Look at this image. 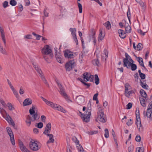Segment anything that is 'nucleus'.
Returning a JSON list of instances; mask_svg holds the SVG:
<instances>
[{
    "label": "nucleus",
    "mask_w": 152,
    "mask_h": 152,
    "mask_svg": "<svg viewBox=\"0 0 152 152\" xmlns=\"http://www.w3.org/2000/svg\"><path fill=\"white\" fill-rule=\"evenodd\" d=\"M31 115L32 117L28 115L26 117L25 122L27 125L28 126H30L31 124V121L37 120L39 118V116H38L37 112Z\"/></svg>",
    "instance_id": "obj_1"
},
{
    "label": "nucleus",
    "mask_w": 152,
    "mask_h": 152,
    "mask_svg": "<svg viewBox=\"0 0 152 152\" xmlns=\"http://www.w3.org/2000/svg\"><path fill=\"white\" fill-rule=\"evenodd\" d=\"M56 82L60 89L59 92L60 94L64 97L68 102H72L71 100L69 99L67 94L65 92L64 89L62 86V84L57 80H56Z\"/></svg>",
    "instance_id": "obj_2"
},
{
    "label": "nucleus",
    "mask_w": 152,
    "mask_h": 152,
    "mask_svg": "<svg viewBox=\"0 0 152 152\" xmlns=\"http://www.w3.org/2000/svg\"><path fill=\"white\" fill-rule=\"evenodd\" d=\"M97 119L100 122L104 123L106 121V116L104 113V111L101 107L98 108Z\"/></svg>",
    "instance_id": "obj_3"
},
{
    "label": "nucleus",
    "mask_w": 152,
    "mask_h": 152,
    "mask_svg": "<svg viewBox=\"0 0 152 152\" xmlns=\"http://www.w3.org/2000/svg\"><path fill=\"white\" fill-rule=\"evenodd\" d=\"M41 52L42 54L44 55H49L50 57L52 58L53 56L52 51L48 45L45 46L42 49Z\"/></svg>",
    "instance_id": "obj_4"
},
{
    "label": "nucleus",
    "mask_w": 152,
    "mask_h": 152,
    "mask_svg": "<svg viewBox=\"0 0 152 152\" xmlns=\"http://www.w3.org/2000/svg\"><path fill=\"white\" fill-rule=\"evenodd\" d=\"M39 142L37 141L31 140L29 142V147L33 151H37L40 148L39 146Z\"/></svg>",
    "instance_id": "obj_5"
},
{
    "label": "nucleus",
    "mask_w": 152,
    "mask_h": 152,
    "mask_svg": "<svg viewBox=\"0 0 152 152\" xmlns=\"http://www.w3.org/2000/svg\"><path fill=\"white\" fill-rule=\"evenodd\" d=\"M75 66V61L74 60H70L67 62L65 65L66 70L68 71H70Z\"/></svg>",
    "instance_id": "obj_6"
},
{
    "label": "nucleus",
    "mask_w": 152,
    "mask_h": 152,
    "mask_svg": "<svg viewBox=\"0 0 152 152\" xmlns=\"http://www.w3.org/2000/svg\"><path fill=\"white\" fill-rule=\"evenodd\" d=\"M36 70L37 72L39 74V77H41L42 81L45 84L47 85L49 87V86L48 82L46 80L45 77L44 76L42 71L40 69L39 66L38 68L37 69H36Z\"/></svg>",
    "instance_id": "obj_7"
},
{
    "label": "nucleus",
    "mask_w": 152,
    "mask_h": 152,
    "mask_svg": "<svg viewBox=\"0 0 152 152\" xmlns=\"http://www.w3.org/2000/svg\"><path fill=\"white\" fill-rule=\"evenodd\" d=\"M54 50L55 54L56 60L58 62L62 63L63 62L62 59V56L58 52L57 48H55Z\"/></svg>",
    "instance_id": "obj_8"
},
{
    "label": "nucleus",
    "mask_w": 152,
    "mask_h": 152,
    "mask_svg": "<svg viewBox=\"0 0 152 152\" xmlns=\"http://www.w3.org/2000/svg\"><path fill=\"white\" fill-rule=\"evenodd\" d=\"M64 56L65 58H72L75 57V54L73 53L68 50H66L64 52Z\"/></svg>",
    "instance_id": "obj_9"
},
{
    "label": "nucleus",
    "mask_w": 152,
    "mask_h": 152,
    "mask_svg": "<svg viewBox=\"0 0 152 152\" xmlns=\"http://www.w3.org/2000/svg\"><path fill=\"white\" fill-rule=\"evenodd\" d=\"M91 115V113L87 112V113H84L83 116H82L81 118L83 121L85 122H88L90 121V117Z\"/></svg>",
    "instance_id": "obj_10"
},
{
    "label": "nucleus",
    "mask_w": 152,
    "mask_h": 152,
    "mask_svg": "<svg viewBox=\"0 0 152 152\" xmlns=\"http://www.w3.org/2000/svg\"><path fill=\"white\" fill-rule=\"evenodd\" d=\"M40 98L46 104L50 106L53 109H54V108H55V106H56V104H55L54 103L51 102L49 101L48 100L43 97L42 96H41Z\"/></svg>",
    "instance_id": "obj_11"
},
{
    "label": "nucleus",
    "mask_w": 152,
    "mask_h": 152,
    "mask_svg": "<svg viewBox=\"0 0 152 152\" xmlns=\"http://www.w3.org/2000/svg\"><path fill=\"white\" fill-rule=\"evenodd\" d=\"M136 124L138 129L140 132L143 131V127L141 123L140 117H136Z\"/></svg>",
    "instance_id": "obj_12"
},
{
    "label": "nucleus",
    "mask_w": 152,
    "mask_h": 152,
    "mask_svg": "<svg viewBox=\"0 0 152 152\" xmlns=\"http://www.w3.org/2000/svg\"><path fill=\"white\" fill-rule=\"evenodd\" d=\"M51 129V124L50 123H49L46 125L43 134L47 135L49 134V133L50 132Z\"/></svg>",
    "instance_id": "obj_13"
},
{
    "label": "nucleus",
    "mask_w": 152,
    "mask_h": 152,
    "mask_svg": "<svg viewBox=\"0 0 152 152\" xmlns=\"http://www.w3.org/2000/svg\"><path fill=\"white\" fill-rule=\"evenodd\" d=\"M76 101L79 104L83 103L85 101L84 97L82 95H79L76 97Z\"/></svg>",
    "instance_id": "obj_14"
},
{
    "label": "nucleus",
    "mask_w": 152,
    "mask_h": 152,
    "mask_svg": "<svg viewBox=\"0 0 152 152\" xmlns=\"http://www.w3.org/2000/svg\"><path fill=\"white\" fill-rule=\"evenodd\" d=\"M0 31L1 34V39L4 43V46H6V42L4 32L3 28L1 26H0Z\"/></svg>",
    "instance_id": "obj_15"
},
{
    "label": "nucleus",
    "mask_w": 152,
    "mask_h": 152,
    "mask_svg": "<svg viewBox=\"0 0 152 152\" xmlns=\"http://www.w3.org/2000/svg\"><path fill=\"white\" fill-rule=\"evenodd\" d=\"M123 66L124 67H126L127 69H130V65L132 63L128 60L126 58H123Z\"/></svg>",
    "instance_id": "obj_16"
},
{
    "label": "nucleus",
    "mask_w": 152,
    "mask_h": 152,
    "mask_svg": "<svg viewBox=\"0 0 152 152\" xmlns=\"http://www.w3.org/2000/svg\"><path fill=\"white\" fill-rule=\"evenodd\" d=\"M4 118L9 124H11L13 126L15 127V124L11 117L8 114H6V117Z\"/></svg>",
    "instance_id": "obj_17"
},
{
    "label": "nucleus",
    "mask_w": 152,
    "mask_h": 152,
    "mask_svg": "<svg viewBox=\"0 0 152 152\" xmlns=\"http://www.w3.org/2000/svg\"><path fill=\"white\" fill-rule=\"evenodd\" d=\"M108 52L107 50L105 49L104 51V53L102 55V61H104L106 60L107 57Z\"/></svg>",
    "instance_id": "obj_18"
},
{
    "label": "nucleus",
    "mask_w": 152,
    "mask_h": 152,
    "mask_svg": "<svg viewBox=\"0 0 152 152\" xmlns=\"http://www.w3.org/2000/svg\"><path fill=\"white\" fill-rule=\"evenodd\" d=\"M32 103V101L30 99L27 98L25 99L23 102V105L26 106L31 104Z\"/></svg>",
    "instance_id": "obj_19"
},
{
    "label": "nucleus",
    "mask_w": 152,
    "mask_h": 152,
    "mask_svg": "<svg viewBox=\"0 0 152 152\" xmlns=\"http://www.w3.org/2000/svg\"><path fill=\"white\" fill-rule=\"evenodd\" d=\"M20 148L23 152H30L23 145L22 142L20 144Z\"/></svg>",
    "instance_id": "obj_20"
},
{
    "label": "nucleus",
    "mask_w": 152,
    "mask_h": 152,
    "mask_svg": "<svg viewBox=\"0 0 152 152\" xmlns=\"http://www.w3.org/2000/svg\"><path fill=\"white\" fill-rule=\"evenodd\" d=\"M95 34V32L94 31L92 32V34L90 36V40L92 41H93V42L94 43V45H95L96 43Z\"/></svg>",
    "instance_id": "obj_21"
},
{
    "label": "nucleus",
    "mask_w": 152,
    "mask_h": 152,
    "mask_svg": "<svg viewBox=\"0 0 152 152\" xmlns=\"http://www.w3.org/2000/svg\"><path fill=\"white\" fill-rule=\"evenodd\" d=\"M118 32L119 34L120 37L122 39H124L126 37V33L124 31L121 29H119L118 31Z\"/></svg>",
    "instance_id": "obj_22"
},
{
    "label": "nucleus",
    "mask_w": 152,
    "mask_h": 152,
    "mask_svg": "<svg viewBox=\"0 0 152 152\" xmlns=\"http://www.w3.org/2000/svg\"><path fill=\"white\" fill-rule=\"evenodd\" d=\"M99 33L98 37V41L99 42H100L103 40L104 37V35H103V32L102 30L100 29L99 30Z\"/></svg>",
    "instance_id": "obj_23"
},
{
    "label": "nucleus",
    "mask_w": 152,
    "mask_h": 152,
    "mask_svg": "<svg viewBox=\"0 0 152 152\" xmlns=\"http://www.w3.org/2000/svg\"><path fill=\"white\" fill-rule=\"evenodd\" d=\"M89 73L88 72L84 73L83 74V77L85 81H88L89 80Z\"/></svg>",
    "instance_id": "obj_24"
},
{
    "label": "nucleus",
    "mask_w": 152,
    "mask_h": 152,
    "mask_svg": "<svg viewBox=\"0 0 152 152\" xmlns=\"http://www.w3.org/2000/svg\"><path fill=\"white\" fill-rule=\"evenodd\" d=\"M54 109L58 111H60L61 112L64 113H65L66 112V110L64 109H63L62 107L57 104H56V106H55V108H54Z\"/></svg>",
    "instance_id": "obj_25"
},
{
    "label": "nucleus",
    "mask_w": 152,
    "mask_h": 152,
    "mask_svg": "<svg viewBox=\"0 0 152 152\" xmlns=\"http://www.w3.org/2000/svg\"><path fill=\"white\" fill-rule=\"evenodd\" d=\"M125 31L127 33H129L131 32V28L128 23L125 24Z\"/></svg>",
    "instance_id": "obj_26"
},
{
    "label": "nucleus",
    "mask_w": 152,
    "mask_h": 152,
    "mask_svg": "<svg viewBox=\"0 0 152 152\" xmlns=\"http://www.w3.org/2000/svg\"><path fill=\"white\" fill-rule=\"evenodd\" d=\"M134 93V92L133 90L127 91H125V95L126 96L129 98L132 94Z\"/></svg>",
    "instance_id": "obj_27"
},
{
    "label": "nucleus",
    "mask_w": 152,
    "mask_h": 152,
    "mask_svg": "<svg viewBox=\"0 0 152 152\" xmlns=\"http://www.w3.org/2000/svg\"><path fill=\"white\" fill-rule=\"evenodd\" d=\"M47 136L49 137V139L47 142V143L53 142L54 140L53 139V135L52 134H49Z\"/></svg>",
    "instance_id": "obj_28"
},
{
    "label": "nucleus",
    "mask_w": 152,
    "mask_h": 152,
    "mask_svg": "<svg viewBox=\"0 0 152 152\" xmlns=\"http://www.w3.org/2000/svg\"><path fill=\"white\" fill-rule=\"evenodd\" d=\"M91 102L89 101L88 104V107L87 109V110L86 111V113H87V112L89 113H91Z\"/></svg>",
    "instance_id": "obj_29"
},
{
    "label": "nucleus",
    "mask_w": 152,
    "mask_h": 152,
    "mask_svg": "<svg viewBox=\"0 0 152 152\" xmlns=\"http://www.w3.org/2000/svg\"><path fill=\"white\" fill-rule=\"evenodd\" d=\"M92 63L94 65H96L97 66H99L101 65L98 58L93 60Z\"/></svg>",
    "instance_id": "obj_30"
},
{
    "label": "nucleus",
    "mask_w": 152,
    "mask_h": 152,
    "mask_svg": "<svg viewBox=\"0 0 152 152\" xmlns=\"http://www.w3.org/2000/svg\"><path fill=\"white\" fill-rule=\"evenodd\" d=\"M69 31L71 32L72 35L73 37L76 36V29L75 28H70Z\"/></svg>",
    "instance_id": "obj_31"
},
{
    "label": "nucleus",
    "mask_w": 152,
    "mask_h": 152,
    "mask_svg": "<svg viewBox=\"0 0 152 152\" xmlns=\"http://www.w3.org/2000/svg\"><path fill=\"white\" fill-rule=\"evenodd\" d=\"M35 106L32 105L31 108H30L29 110V112L31 115H32L33 114L36 113L35 110Z\"/></svg>",
    "instance_id": "obj_32"
},
{
    "label": "nucleus",
    "mask_w": 152,
    "mask_h": 152,
    "mask_svg": "<svg viewBox=\"0 0 152 152\" xmlns=\"http://www.w3.org/2000/svg\"><path fill=\"white\" fill-rule=\"evenodd\" d=\"M140 100L141 105L143 107H145L146 105L145 103V99H144V98H143L142 97L140 98Z\"/></svg>",
    "instance_id": "obj_33"
},
{
    "label": "nucleus",
    "mask_w": 152,
    "mask_h": 152,
    "mask_svg": "<svg viewBox=\"0 0 152 152\" xmlns=\"http://www.w3.org/2000/svg\"><path fill=\"white\" fill-rule=\"evenodd\" d=\"M140 93L143 98H146L147 94L144 90L141 89L140 91Z\"/></svg>",
    "instance_id": "obj_34"
},
{
    "label": "nucleus",
    "mask_w": 152,
    "mask_h": 152,
    "mask_svg": "<svg viewBox=\"0 0 152 152\" xmlns=\"http://www.w3.org/2000/svg\"><path fill=\"white\" fill-rule=\"evenodd\" d=\"M137 68V66L135 64L132 63L131 65H130V69L132 71H135L136 70Z\"/></svg>",
    "instance_id": "obj_35"
},
{
    "label": "nucleus",
    "mask_w": 152,
    "mask_h": 152,
    "mask_svg": "<svg viewBox=\"0 0 152 152\" xmlns=\"http://www.w3.org/2000/svg\"><path fill=\"white\" fill-rule=\"evenodd\" d=\"M140 84L141 86H142V87L145 89H147L148 88L147 87H148V86L146 84V83H143L141 80H140Z\"/></svg>",
    "instance_id": "obj_36"
},
{
    "label": "nucleus",
    "mask_w": 152,
    "mask_h": 152,
    "mask_svg": "<svg viewBox=\"0 0 152 152\" xmlns=\"http://www.w3.org/2000/svg\"><path fill=\"white\" fill-rule=\"evenodd\" d=\"M78 145L77 146V148L79 152H85L81 145L78 144Z\"/></svg>",
    "instance_id": "obj_37"
},
{
    "label": "nucleus",
    "mask_w": 152,
    "mask_h": 152,
    "mask_svg": "<svg viewBox=\"0 0 152 152\" xmlns=\"http://www.w3.org/2000/svg\"><path fill=\"white\" fill-rule=\"evenodd\" d=\"M95 83L96 85H98L99 83V79L97 75L96 74L95 75Z\"/></svg>",
    "instance_id": "obj_38"
},
{
    "label": "nucleus",
    "mask_w": 152,
    "mask_h": 152,
    "mask_svg": "<svg viewBox=\"0 0 152 152\" xmlns=\"http://www.w3.org/2000/svg\"><path fill=\"white\" fill-rule=\"evenodd\" d=\"M104 25L107 29H109L111 27V24L109 21H107L104 23Z\"/></svg>",
    "instance_id": "obj_39"
},
{
    "label": "nucleus",
    "mask_w": 152,
    "mask_h": 152,
    "mask_svg": "<svg viewBox=\"0 0 152 152\" xmlns=\"http://www.w3.org/2000/svg\"><path fill=\"white\" fill-rule=\"evenodd\" d=\"M11 89L12 90V91H13L14 95L16 97H18L19 96L18 94L17 91L16 90L15 88H13Z\"/></svg>",
    "instance_id": "obj_40"
},
{
    "label": "nucleus",
    "mask_w": 152,
    "mask_h": 152,
    "mask_svg": "<svg viewBox=\"0 0 152 152\" xmlns=\"http://www.w3.org/2000/svg\"><path fill=\"white\" fill-rule=\"evenodd\" d=\"M136 152H144V148L143 147H138L136 148Z\"/></svg>",
    "instance_id": "obj_41"
},
{
    "label": "nucleus",
    "mask_w": 152,
    "mask_h": 152,
    "mask_svg": "<svg viewBox=\"0 0 152 152\" xmlns=\"http://www.w3.org/2000/svg\"><path fill=\"white\" fill-rule=\"evenodd\" d=\"M142 48V45L141 43H139L137 45L136 50H141Z\"/></svg>",
    "instance_id": "obj_42"
},
{
    "label": "nucleus",
    "mask_w": 152,
    "mask_h": 152,
    "mask_svg": "<svg viewBox=\"0 0 152 152\" xmlns=\"http://www.w3.org/2000/svg\"><path fill=\"white\" fill-rule=\"evenodd\" d=\"M8 107L9 109L10 110H12L14 109V108L12 107V106L11 103L9 102L7 104Z\"/></svg>",
    "instance_id": "obj_43"
},
{
    "label": "nucleus",
    "mask_w": 152,
    "mask_h": 152,
    "mask_svg": "<svg viewBox=\"0 0 152 152\" xmlns=\"http://www.w3.org/2000/svg\"><path fill=\"white\" fill-rule=\"evenodd\" d=\"M137 61L139 63L140 66H141V65H143V64H144L143 59L141 57H138Z\"/></svg>",
    "instance_id": "obj_44"
},
{
    "label": "nucleus",
    "mask_w": 152,
    "mask_h": 152,
    "mask_svg": "<svg viewBox=\"0 0 152 152\" xmlns=\"http://www.w3.org/2000/svg\"><path fill=\"white\" fill-rule=\"evenodd\" d=\"M105 134L104 137L106 138H107L109 137V131L108 129H106L104 130Z\"/></svg>",
    "instance_id": "obj_45"
},
{
    "label": "nucleus",
    "mask_w": 152,
    "mask_h": 152,
    "mask_svg": "<svg viewBox=\"0 0 152 152\" xmlns=\"http://www.w3.org/2000/svg\"><path fill=\"white\" fill-rule=\"evenodd\" d=\"M10 4L12 6H15L16 5L17 2L15 0H11L10 2Z\"/></svg>",
    "instance_id": "obj_46"
},
{
    "label": "nucleus",
    "mask_w": 152,
    "mask_h": 152,
    "mask_svg": "<svg viewBox=\"0 0 152 152\" xmlns=\"http://www.w3.org/2000/svg\"><path fill=\"white\" fill-rule=\"evenodd\" d=\"M78 6L79 8V13H81L82 12V5L80 3L78 2Z\"/></svg>",
    "instance_id": "obj_47"
},
{
    "label": "nucleus",
    "mask_w": 152,
    "mask_h": 152,
    "mask_svg": "<svg viewBox=\"0 0 152 152\" xmlns=\"http://www.w3.org/2000/svg\"><path fill=\"white\" fill-rule=\"evenodd\" d=\"M32 34L36 37V39L39 40L40 39V38L42 37L41 36L39 35L38 34H37L34 32L32 33Z\"/></svg>",
    "instance_id": "obj_48"
},
{
    "label": "nucleus",
    "mask_w": 152,
    "mask_h": 152,
    "mask_svg": "<svg viewBox=\"0 0 152 152\" xmlns=\"http://www.w3.org/2000/svg\"><path fill=\"white\" fill-rule=\"evenodd\" d=\"M152 113V111L149 110L148 111V110H147L146 112V116L147 117L149 118L151 117V114Z\"/></svg>",
    "instance_id": "obj_49"
},
{
    "label": "nucleus",
    "mask_w": 152,
    "mask_h": 152,
    "mask_svg": "<svg viewBox=\"0 0 152 152\" xmlns=\"http://www.w3.org/2000/svg\"><path fill=\"white\" fill-rule=\"evenodd\" d=\"M147 110H148V111L149 110H150V111H152V102H150L148 105Z\"/></svg>",
    "instance_id": "obj_50"
},
{
    "label": "nucleus",
    "mask_w": 152,
    "mask_h": 152,
    "mask_svg": "<svg viewBox=\"0 0 152 152\" xmlns=\"http://www.w3.org/2000/svg\"><path fill=\"white\" fill-rule=\"evenodd\" d=\"M72 140L74 142L77 144V146L78 145V144H79V141L77 140V138L75 137H73Z\"/></svg>",
    "instance_id": "obj_51"
},
{
    "label": "nucleus",
    "mask_w": 152,
    "mask_h": 152,
    "mask_svg": "<svg viewBox=\"0 0 152 152\" xmlns=\"http://www.w3.org/2000/svg\"><path fill=\"white\" fill-rule=\"evenodd\" d=\"M98 133V131H91L88 132V134L91 135L95 134Z\"/></svg>",
    "instance_id": "obj_52"
},
{
    "label": "nucleus",
    "mask_w": 152,
    "mask_h": 152,
    "mask_svg": "<svg viewBox=\"0 0 152 152\" xmlns=\"http://www.w3.org/2000/svg\"><path fill=\"white\" fill-rule=\"evenodd\" d=\"M43 58L48 63H49L50 62V61L49 59V58H48L47 56L46 55H44L43 56Z\"/></svg>",
    "instance_id": "obj_53"
},
{
    "label": "nucleus",
    "mask_w": 152,
    "mask_h": 152,
    "mask_svg": "<svg viewBox=\"0 0 152 152\" xmlns=\"http://www.w3.org/2000/svg\"><path fill=\"white\" fill-rule=\"evenodd\" d=\"M32 64L34 68L35 69V70L37 69L39 67V66L36 63L34 62L32 63Z\"/></svg>",
    "instance_id": "obj_54"
},
{
    "label": "nucleus",
    "mask_w": 152,
    "mask_h": 152,
    "mask_svg": "<svg viewBox=\"0 0 152 152\" xmlns=\"http://www.w3.org/2000/svg\"><path fill=\"white\" fill-rule=\"evenodd\" d=\"M136 1L139 3L140 4L142 7H143L144 6V4L143 2L141 1V0H135Z\"/></svg>",
    "instance_id": "obj_55"
},
{
    "label": "nucleus",
    "mask_w": 152,
    "mask_h": 152,
    "mask_svg": "<svg viewBox=\"0 0 152 152\" xmlns=\"http://www.w3.org/2000/svg\"><path fill=\"white\" fill-rule=\"evenodd\" d=\"M8 3L7 1H4L3 4V7L4 8H5L8 6Z\"/></svg>",
    "instance_id": "obj_56"
},
{
    "label": "nucleus",
    "mask_w": 152,
    "mask_h": 152,
    "mask_svg": "<svg viewBox=\"0 0 152 152\" xmlns=\"http://www.w3.org/2000/svg\"><path fill=\"white\" fill-rule=\"evenodd\" d=\"M132 104L131 103H129L126 105V109L128 110L130 109L132 107Z\"/></svg>",
    "instance_id": "obj_57"
},
{
    "label": "nucleus",
    "mask_w": 152,
    "mask_h": 152,
    "mask_svg": "<svg viewBox=\"0 0 152 152\" xmlns=\"http://www.w3.org/2000/svg\"><path fill=\"white\" fill-rule=\"evenodd\" d=\"M24 38H26L28 39H32V36L30 34H28L26 35H25L24 36Z\"/></svg>",
    "instance_id": "obj_58"
},
{
    "label": "nucleus",
    "mask_w": 152,
    "mask_h": 152,
    "mask_svg": "<svg viewBox=\"0 0 152 152\" xmlns=\"http://www.w3.org/2000/svg\"><path fill=\"white\" fill-rule=\"evenodd\" d=\"M136 117H140L139 109L138 108L136 109Z\"/></svg>",
    "instance_id": "obj_59"
},
{
    "label": "nucleus",
    "mask_w": 152,
    "mask_h": 152,
    "mask_svg": "<svg viewBox=\"0 0 152 152\" xmlns=\"http://www.w3.org/2000/svg\"><path fill=\"white\" fill-rule=\"evenodd\" d=\"M10 140L12 144L13 145H15V140L14 139V137H11L10 138Z\"/></svg>",
    "instance_id": "obj_60"
},
{
    "label": "nucleus",
    "mask_w": 152,
    "mask_h": 152,
    "mask_svg": "<svg viewBox=\"0 0 152 152\" xmlns=\"http://www.w3.org/2000/svg\"><path fill=\"white\" fill-rule=\"evenodd\" d=\"M129 84L128 83H126L125 85V91H127L129 90Z\"/></svg>",
    "instance_id": "obj_61"
},
{
    "label": "nucleus",
    "mask_w": 152,
    "mask_h": 152,
    "mask_svg": "<svg viewBox=\"0 0 152 152\" xmlns=\"http://www.w3.org/2000/svg\"><path fill=\"white\" fill-rule=\"evenodd\" d=\"M43 126V123L42 122H39L37 124V127L39 129H41L42 127Z\"/></svg>",
    "instance_id": "obj_62"
},
{
    "label": "nucleus",
    "mask_w": 152,
    "mask_h": 152,
    "mask_svg": "<svg viewBox=\"0 0 152 152\" xmlns=\"http://www.w3.org/2000/svg\"><path fill=\"white\" fill-rule=\"evenodd\" d=\"M135 140L137 142H139L141 140V137L140 135H137L135 137Z\"/></svg>",
    "instance_id": "obj_63"
},
{
    "label": "nucleus",
    "mask_w": 152,
    "mask_h": 152,
    "mask_svg": "<svg viewBox=\"0 0 152 152\" xmlns=\"http://www.w3.org/2000/svg\"><path fill=\"white\" fill-rule=\"evenodd\" d=\"M134 150V147L132 146H130L128 148L129 152H132Z\"/></svg>",
    "instance_id": "obj_64"
}]
</instances>
